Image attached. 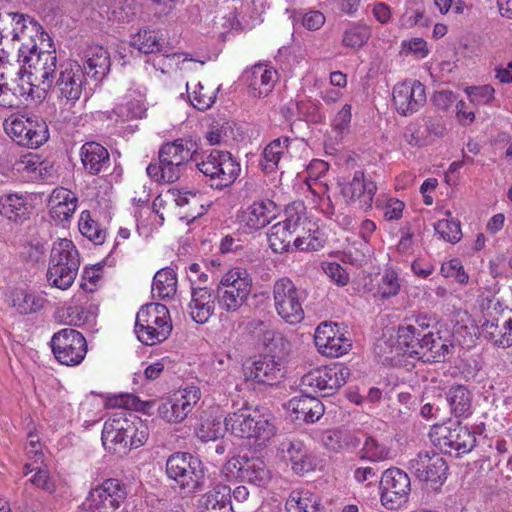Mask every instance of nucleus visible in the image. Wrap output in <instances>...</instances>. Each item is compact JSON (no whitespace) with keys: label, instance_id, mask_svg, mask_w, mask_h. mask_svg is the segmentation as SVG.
Instances as JSON below:
<instances>
[{"label":"nucleus","instance_id":"nucleus-41","mask_svg":"<svg viewBox=\"0 0 512 512\" xmlns=\"http://www.w3.org/2000/svg\"><path fill=\"white\" fill-rule=\"evenodd\" d=\"M275 74V71L261 66L255 67L253 70V82L251 83L253 95L257 97L267 96L272 90Z\"/></svg>","mask_w":512,"mask_h":512},{"label":"nucleus","instance_id":"nucleus-10","mask_svg":"<svg viewBox=\"0 0 512 512\" xmlns=\"http://www.w3.org/2000/svg\"><path fill=\"white\" fill-rule=\"evenodd\" d=\"M51 348L55 358L61 364L75 366L83 361L87 353V342L79 331L64 328L53 335Z\"/></svg>","mask_w":512,"mask_h":512},{"label":"nucleus","instance_id":"nucleus-1","mask_svg":"<svg viewBox=\"0 0 512 512\" xmlns=\"http://www.w3.org/2000/svg\"><path fill=\"white\" fill-rule=\"evenodd\" d=\"M198 145L192 138H178L163 143L158 151L159 161L167 168V176L179 180L190 161H195L197 169L208 178L207 183L215 189L228 187L237 179L239 163L231 153L212 149L206 159L198 162Z\"/></svg>","mask_w":512,"mask_h":512},{"label":"nucleus","instance_id":"nucleus-51","mask_svg":"<svg viewBox=\"0 0 512 512\" xmlns=\"http://www.w3.org/2000/svg\"><path fill=\"white\" fill-rule=\"evenodd\" d=\"M339 331L340 327L337 323L323 322L318 325L314 335V342L318 350L327 349L326 345L331 344L329 341L334 338Z\"/></svg>","mask_w":512,"mask_h":512},{"label":"nucleus","instance_id":"nucleus-25","mask_svg":"<svg viewBox=\"0 0 512 512\" xmlns=\"http://www.w3.org/2000/svg\"><path fill=\"white\" fill-rule=\"evenodd\" d=\"M427 337L424 329H418L413 325L399 326L397 331V342L400 348L409 357L421 360V353L424 350L422 339Z\"/></svg>","mask_w":512,"mask_h":512},{"label":"nucleus","instance_id":"nucleus-56","mask_svg":"<svg viewBox=\"0 0 512 512\" xmlns=\"http://www.w3.org/2000/svg\"><path fill=\"white\" fill-rule=\"evenodd\" d=\"M189 308L191 310L190 315L192 319L198 324H204L212 316L215 303H206V305H194L190 303Z\"/></svg>","mask_w":512,"mask_h":512},{"label":"nucleus","instance_id":"nucleus-46","mask_svg":"<svg viewBox=\"0 0 512 512\" xmlns=\"http://www.w3.org/2000/svg\"><path fill=\"white\" fill-rule=\"evenodd\" d=\"M79 230L83 236L97 245L102 244L105 240V231L100 228L96 221L91 219L90 212L87 210L81 213Z\"/></svg>","mask_w":512,"mask_h":512},{"label":"nucleus","instance_id":"nucleus-59","mask_svg":"<svg viewBox=\"0 0 512 512\" xmlns=\"http://www.w3.org/2000/svg\"><path fill=\"white\" fill-rule=\"evenodd\" d=\"M400 285L397 282V276L394 272L387 273L383 276L382 285L380 287L381 297L387 299L398 293Z\"/></svg>","mask_w":512,"mask_h":512},{"label":"nucleus","instance_id":"nucleus-17","mask_svg":"<svg viewBox=\"0 0 512 512\" xmlns=\"http://www.w3.org/2000/svg\"><path fill=\"white\" fill-rule=\"evenodd\" d=\"M338 184L341 187V194L351 202H358L360 209L366 211L372 208L377 186L372 180L366 179L362 170L355 171L351 181L339 180Z\"/></svg>","mask_w":512,"mask_h":512},{"label":"nucleus","instance_id":"nucleus-22","mask_svg":"<svg viewBox=\"0 0 512 512\" xmlns=\"http://www.w3.org/2000/svg\"><path fill=\"white\" fill-rule=\"evenodd\" d=\"M422 341L425 344L423 352H420L423 362H445L454 354L455 345L450 340L442 339L439 333L427 332V337Z\"/></svg>","mask_w":512,"mask_h":512},{"label":"nucleus","instance_id":"nucleus-4","mask_svg":"<svg viewBox=\"0 0 512 512\" xmlns=\"http://www.w3.org/2000/svg\"><path fill=\"white\" fill-rule=\"evenodd\" d=\"M224 425L235 437L253 440L257 446H265L276 434L271 414H262L258 409L247 406L228 413Z\"/></svg>","mask_w":512,"mask_h":512},{"label":"nucleus","instance_id":"nucleus-24","mask_svg":"<svg viewBox=\"0 0 512 512\" xmlns=\"http://www.w3.org/2000/svg\"><path fill=\"white\" fill-rule=\"evenodd\" d=\"M199 512H234L231 502V488L219 484L198 501Z\"/></svg>","mask_w":512,"mask_h":512},{"label":"nucleus","instance_id":"nucleus-47","mask_svg":"<svg viewBox=\"0 0 512 512\" xmlns=\"http://www.w3.org/2000/svg\"><path fill=\"white\" fill-rule=\"evenodd\" d=\"M176 204L180 207L189 206L190 210L186 217L195 219L204 213V206L201 204V194L198 192L185 191L179 192L175 199Z\"/></svg>","mask_w":512,"mask_h":512},{"label":"nucleus","instance_id":"nucleus-57","mask_svg":"<svg viewBox=\"0 0 512 512\" xmlns=\"http://www.w3.org/2000/svg\"><path fill=\"white\" fill-rule=\"evenodd\" d=\"M199 90L194 91L193 93V100L191 103L195 108H197L200 111H204L211 107V105L215 101V94L214 93H206L204 92V87L199 83L198 84Z\"/></svg>","mask_w":512,"mask_h":512},{"label":"nucleus","instance_id":"nucleus-14","mask_svg":"<svg viewBox=\"0 0 512 512\" xmlns=\"http://www.w3.org/2000/svg\"><path fill=\"white\" fill-rule=\"evenodd\" d=\"M274 304L278 315L290 324L299 323L304 311L295 284L287 277L278 279L273 286Z\"/></svg>","mask_w":512,"mask_h":512},{"label":"nucleus","instance_id":"nucleus-8","mask_svg":"<svg viewBox=\"0 0 512 512\" xmlns=\"http://www.w3.org/2000/svg\"><path fill=\"white\" fill-rule=\"evenodd\" d=\"M126 497L125 485L118 479L109 478L90 490L82 507L90 512H114Z\"/></svg>","mask_w":512,"mask_h":512},{"label":"nucleus","instance_id":"nucleus-30","mask_svg":"<svg viewBox=\"0 0 512 512\" xmlns=\"http://www.w3.org/2000/svg\"><path fill=\"white\" fill-rule=\"evenodd\" d=\"M49 264H55L56 266L70 264L71 266L79 267V253L73 242L66 238L58 239L54 242L50 253Z\"/></svg>","mask_w":512,"mask_h":512},{"label":"nucleus","instance_id":"nucleus-64","mask_svg":"<svg viewBox=\"0 0 512 512\" xmlns=\"http://www.w3.org/2000/svg\"><path fill=\"white\" fill-rule=\"evenodd\" d=\"M302 23L309 30H318L325 23V16L320 11H310L303 16Z\"/></svg>","mask_w":512,"mask_h":512},{"label":"nucleus","instance_id":"nucleus-9","mask_svg":"<svg viewBox=\"0 0 512 512\" xmlns=\"http://www.w3.org/2000/svg\"><path fill=\"white\" fill-rule=\"evenodd\" d=\"M380 500L389 510H395L407 503L411 491L408 474L397 467L386 469L379 481Z\"/></svg>","mask_w":512,"mask_h":512},{"label":"nucleus","instance_id":"nucleus-18","mask_svg":"<svg viewBox=\"0 0 512 512\" xmlns=\"http://www.w3.org/2000/svg\"><path fill=\"white\" fill-rule=\"evenodd\" d=\"M439 445L445 453H451V449L458 455L469 453L476 446V436L467 426L460 422L452 423L441 428Z\"/></svg>","mask_w":512,"mask_h":512},{"label":"nucleus","instance_id":"nucleus-32","mask_svg":"<svg viewBox=\"0 0 512 512\" xmlns=\"http://www.w3.org/2000/svg\"><path fill=\"white\" fill-rule=\"evenodd\" d=\"M287 512H323L318 496L310 492L293 491L286 501Z\"/></svg>","mask_w":512,"mask_h":512},{"label":"nucleus","instance_id":"nucleus-27","mask_svg":"<svg viewBox=\"0 0 512 512\" xmlns=\"http://www.w3.org/2000/svg\"><path fill=\"white\" fill-rule=\"evenodd\" d=\"M481 333L485 339L499 348L512 346V319L506 320L502 326L498 318L485 319L481 324Z\"/></svg>","mask_w":512,"mask_h":512},{"label":"nucleus","instance_id":"nucleus-26","mask_svg":"<svg viewBox=\"0 0 512 512\" xmlns=\"http://www.w3.org/2000/svg\"><path fill=\"white\" fill-rule=\"evenodd\" d=\"M77 197L68 189H55L50 198L51 217L60 222L68 221L76 210Z\"/></svg>","mask_w":512,"mask_h":512},{"label":"nucleus","instance_id":"nucleus-54","mask_svg":"<svg viewBox=\"0 0 512 512\" xmlns=\"http://www.w3.org/2000/svg\"><path fill=\"white\" fill-rule=\"evenodd\" d=\"M440 272L444 277H455L461 284L467 283L469 279L459 259H452L448 263H443Z\"/></svg>","mask_w":512,"mask_h":512},{"label":"nucleus","instance_id":"nucleus-33","mask_svg":"<svg viewBox=\"0 0 512 512\" xmlns=\"http://www.w3.org/2000/svg\"><path fill=\"white\" fill-rule=\"evenodd\" d=\"M275 216V204L268 200L254 202L248 209L247 225L255 230L268 225Z\"/></svg>","mask_w":512,"mask_h":512},{"label":"nucleus","instance_id":"nucleus-52","mask_svg":"<svg viewBox=\"0 0 512 512\" xmlns=\"http://www.w3.org/2000/svg\"><path fill=\"white\" fill-rule=\"evenodd\" d=\"M329 342H331V344L326 345L327 349L320 350L322 354L329 357H339L346 354L352 347L351 339L346 337L341 330Z\"/></svg>","mask_w":512,"mask_h":512},{"label":"nucleus","instance_id":"nucleus-5","mask_svg":"<svg viewBox=\"0 0 512 512\" xmlns=\"http://www.w3.org/2000/svg\"><path fill=\"white\" fill-rule=\"evenodd\" d=\"M18 62L21 64L20 78L24 77L22 73L27 74L30 86L35 85L33 81L38 82L43 91H47L53 86L57 71L55 50H38L35 41L29 37V41L23 43L18 49Z\"/></svg>","mask_w":512,"mask_h":512},{"label":"nucleus","instance_id":"nucleus-6","mask_svg":"<svg viewBox=\"0 0 512 512\" xmlns=\"http://www.w3.org/2000/svg\"><path fill=\"white\" fill-rule=\"evenodd\" d=\"M166 473L188 492L202 490L207 480L202 461L188 452H176L166 461Z\"/></svg>","mask_w":512,"mask_h":512},{"label":"nucleus","instance_id":"nucleus-45","mask_svg":"<svg viewBox=\"0 0 512 512\" xmlns=\"http://www.w3.org/2000/svg\"><path fill=\"white\" fill-rule=\"evenodd\" d=\"M371 37V29L366 25H353L345 30L342 38V44L345 47L359 49L367 43Z\"/></svg>","mask_w":512,"mask_h":512},{"label":"nucleus","instance_id":"nucleus-12","mask_svg":"<svg viewBox=\"0 0 512 512\" xmlns=\"http://www.w3.org/2000/svg\"><path fill=\"white\" fill-rule=\"evenodd\" d=\"M224 471L227 475L258 487L266 486L271 479V472L266 462L260 457L247 455L232 457L225 463Z\"/></svg>","mask_w":512,"mask_h":512},{"label":"nucleus","instance_id":"nucleus-13","mask_svg":"<svg viewBox=\"0 0 512 512\" xmlns=\"http://www.w3.org/2000/svg\"><path fill=\"white\" fill-rule=\"evenodd\" d=\"M5 130L17 144L28 148H38L49 138L48 125L38 116L15 118Z\"/></svg>","mask_w":512,"mask_h":512},{"label":"nucleus","instance_id":"nucleus-11","mask_svg":"<svg viewBox=\"0 0 512 512\" xmlns=\"http://www.w3.org/2000/svg\"><path fill=\"white\" fill-rule=\"evenodd\" d=\"M408 469L420 481L430 483L434 490L444 484L448 475L446 460L435 451H420L408 462Z\"/></svg>","mask_w":512,"mask_h":512},{"label":"nucleus","instance_id":"nucleus-19","mask_svg":"<svg viewBox=\"0 0 512 512\" xmlns=\"http://www.w3.org/2000/svg\"><path fill=\"white\" fill-rule=\"evenodd\" d=\"M86 76L82 66L77 62H69L65 66L60 65V72L55 86L62 97L75 102L82 93V87Z\"/></svg>","mask_w":512,"mask_h":512},{"label":"nucleus","instance_id":"nucleus-61","mask_svg":"<svg viewBox=\"0 0 512 512\" xmlns=\"http://www.w3.org/2000/svg\"><path fill=\"white\" fill-rule=\"evenodd\" d=\"M456 96L450 90H441L434 93L432 97L433 104L442 111H447L455 102Z\"/></svg>","mask_w":512,"mask_h":512},{"label":"nucleus","instance_id":"nucleus-21","mask_svg":"<svg viewBox=\"0 0 512 512\" xmlns=\"http://www.w3.org/2000/svg\"><path fill=\"white\" fill-rule=\"evenodd\" d=\"M85 58L82 69L86 77L96 82L106 77L111 67L110 54L107 49L99 45L91 46L85 51Z\"/></svg>","mask_w":512,"mask_h":512},{"label":"nucleus","instance_id":"nucleus-37","mask_svg":"<svg viewBox=\"0 0 512 512\" xmlns=\"http://www.w3.org/2000/svg\"><path fill=\"white\" fill-rule=\"evenodd\" d=\"M130 45L144 54L161 52L162 47L157 32L148 27L141 28L136 34L132 35Z\"/></svg>","mask_w":512,"mask_h":512},{"label":"nucleus","instance_id":"nucleus-35","mask_svg":"<svg viewBox=\"0 0 512 512\" xmlns=\"http://www.w3.org/2000/svg\"><path fill=\"white\" fill-rule=\"evenodd\" d=\"M79 267L69 265L56 266L49 264L47 270V279L52 286L61 290L68 289L74 282Z\"/></svg>","mask_w":512,"mask_h":512},{"label":"nucleus","instance_id":"nucleus-36","mask_svg":"<svg viewBox=\"0 0 512 512\" xmlns=\"http://www.w3.org/2000/svg\"><path fill=\"white\" fill-rule=\"evenodd\" d=\"M46 299L30 294L22 289L12 292V305L22 315L36 313L41 310Z\"/></svg>","mask_w":512,"mask_h":512},{"label":"nucleus","instance_id":"nucleus-3","mask_svg":"<svg viewBox=\"0 0 512 512\" xmlns=\"http://www.w3.org/2000/svg\"><path fill=\"white\" fill-rule=\"evenodd\" d=\"M148 427L132 412L116 413L104 423L102 443L104 448L118 456L142 446L148 439Z\"/></svg>","mask_w":512,"mask_h":512},{"label":"nucleus","instance_id":"nucleus-16","mask_svg":"<svg viewBox=\"0 0 512 512\" xmlns=\"http://www.w3.org/2000/svg\"><path fill=\"white\" fill-rule=\"evenodd\" d=\"M392 97L399 114L412 115L426 103L425 86L418 80L398 83L393 88Z\"/></svg>","mask_w":512,"mask_h":512},{"label":"nucleus","instance_id":"nucleus-60","mask_svg":"<svg viewBox=\"0 0 512 512\" xmlns=\"http://www.w3.org/2000/svg\"><path fill=\"white\" fill-rule=\"evenodd\" d=\"M151 179L158 183H174L173 177L167 176V168L159 161L158 164L150 163L146 169Z\"/></svg>","mask_w":512,"mask_h":512},{"label":"nucleus","instance_id":"nucleus-29","mask_svg":"<svg viewBox=\"0 0 512 512\" xmlns=\"http://www.w3.org/2000/svg\"><path fill=\"white\" fill-rule=\"evenodd\" d=\"M446 400L455 417H468L471 414L472 394L464 385L451 386L446 392Z\"/></svg>","mask_w":512,"mask_h":512},{"label":"nucleus","instance_id":"nucleus-62","mask_svg":"<svg viewBox=\"0 0 512 512\" xmlns=\"http://www.w3.org/2000/svg\"><path fill=\"white\" fill-rule=\"evenodd\" d=\"M192 299L190 303L194 305H206V303H215L212 299L215 296V290H210L207 287H192Z\"/></svg>","mask_w":512,"mask_h":512},{"label":"nucleus","instance_id":"nucleus-23","mask_svg":"<svg viewBox=\"0 0 512 512\" xmlns=\"http://www.w3.org/2000/svg\"><path fill=\"white\" fill-rule=\"evenodd\" d=\"M81 161L84 168L92 175H98L110 169V155L108 150L96 142H86L82 146Z\"/></svg>","mask_w":512,"mask_h":512},{"label":"nucleus","instance_id":"nucleus-53","mask_svg":"<svg viewBox=\"0 0 512 512\" xmlns=\"http://www.w3.org/2000/svg\"><path fill=\"white\" fill-rule=\"evenodd\" d=\"M174 395L177 396L180 404H183V410L188 415L193 406L199 401L201 392L199 388L191 386L176 392Z\"/></svg>","mask_w":512,"mask_h":512},{"label":"nucleus","instance_id":"nucleus-55","mask_svg":"<svg viewBox=\"0 0 512 512\" xmlns=\"http://www.w3.org/2000/svg\"><path fill=\"white\" fill-rule=\"evenodd\" d=\"M472 102L488 104L494 98V88L490 85L473 86L466 89Z\"/></svg>","mask_w":512,"mask_h":512},{"label":"nucleus","instance_id":"nucleus-38","mask_svg":"<svg viewBox=\"0 0 512 512\" xmlns=\"http://www.w3.org/2000/svg\"><path fill=\"white\" fill-rule=\"evenodd\" d=\"M171 331V323H162L161 327L149 326V324L137 326V324H135V332L139 341L149 346L166 340L169 337Z\"/></svg>","mask_w":512,"mask_h":512},{"label":"nucleus","instance_id":"nucleus-28","mask_svg":"<svg viewBox=\"0 0 512 512\" xmlns=\"http://www.w3.org/2000/svg\"><path fill=\"white\" fill-rule=\"evenodd\" d=\"M297 222L292 219H286L274 224L268 234V241L271 249L275 253H283L289 250L293 240V233L297 229Z\"/></svg>","mask_w":512,"mask_h":512},{"label":"nucleus","instance_id":"nucleus-48","mask_svg":"<svg viewBox=\"0 0 512 512\" xmlns=\"http://www.w3.org/2000/svg\"><path fill=\"white\" fill-rule=\"evenodd\" d=\"M434 229L445 241L453 244L459 242L462 236L460 222L456 219L439 220L434 224Z\"/></svg>","mask_w":512,"mask_h":512},{"label":"nucleus","instance_id":"nucleus-39","mask_svg":"<svg viewBox=\"0 0 512 512\" xmlns=\"http://www.w3.org/2000/svg\"><path fill=\"white\" fill-rule=\"evenodd\" d=\"M137 8L134 0H112L108 6V18L119 23H128L135 18Z\"/></svg>","mask_w":512,"mask_h":512},{"label":"nucleus","instance_id":"nucleus-50","mask_svg":"<svg viewBox=\"0 0 512 512\" xmlns=\"http://www.w3.org/2000/svg\"><path fill=\"white\" fill-rule=\"evenodd\" d=\"M0 22L7 24L11 27L12 40H23L26 35V18L23 14L8 13L3 18L0 17Z\"/></svg>","mask_w":512,"mask_h":512},{"label":"nucleus","instance_id":"nucleus-2","mask_svg":"<svg viewBox=\"0 0 512 512\" xmlns=\"http://www.w3.org/2000/svg\"><path fill=\"white\" fill-rule=\"evenodd\" d=\"M349 375V369L340 365L311 370L301 378L302 394L290 399L287 409L295 415L296 420L307 423L317 421L325 409L323 403L313 396L312 392L318 390L322 396H330L346 383Z\"/></svg>","mask_w":512,"mask_h":512},{"label":"nucleus","instance_id":"nucleus-49","mask_svg":"<svg viewBox=\"0 0 512 512\" xmlns=\"http://www.w3.org/2000/svg\"><path fill=\"white\" fill-rule=\"evenodd\" d=\"M362 451H363V454L361 455L360 458L362 460L367 459L372 462L385 460L388 458V455L390 453V451L387 447L379 444L371 436L366 437Z\"/></svg>","mask_w":512,"mask_h":512},{"label":"nucleus","instance_id":"nucleus-44","mask_svg":"<svg viewBox=\"0 0 512 512\" xmlns=\"http://www.w3.org/2000/svg\"><path fill=\"white\" fill-rule=\"evenodd\" d=\"M26 209L24 201L17 195L9 194L0 197V214L9 220H21Z\"/></svg>","mask_w":512,"mask_h":512},{"label":"nucleus","instance_id":"nucleus-58","mask_svg":"<svg viewBox=\"0 0 512 512\" xmlns=\"http://www.w3.org/2000/svg\"><path fill=\"white\" fill-rule=\"evenodd\" d=\"M324 272L328 277L334 280L339 285H346L349 281V275L338 263H327L323 267Z\"/></svg>","mask_w":512,"mask_h":512},{"label":"nucleus","instance_id":"nucleus-40","mask_svg":"<svg viewBox=\"0 0 512 512\" xmlns=\"http://www.w3.org/2000/svg\"><path fill=\"white\" fill-rule=\"evenodd\" d=\"M157 412L160 418L169 423H179L187 417V413L183 410V404H180L175 395L161 401L157 406Z\"/></svg>","mask_w":512,"mask_h":512},{"label":"nucleus","instance_id":"nucleus-20","mask_svg":"<svg viewBox=\"0 0 512 512\" xmlns=\"http://www.w3.org/2000/svg\"><path fill=\"white\" fill-rule=\"evenodd\" d=\"M277 450L280 458L289 462L296 474L303 475L313 469V460L301 441L284 439Z\"/></svg>","mask_w":512,"mask_h":512},{"label":"nucleus","instance_id":"nucleus-7","mask_svg":"<svg viewBox=\"0 0 512 512\" xmlns=\"http://www.w3.org/2000/svg\"><path fill=\"white\" fill-rule=\"evenodd\" d=\"M252 280L245 269L234 268L222 276L215 290V299L227 312H236L251 293Z\"/></svg>","mask_w":512,"mask_h":512},{"label":"nucleus","instance_id":"nucleus-15","mask_svg":"<svg viewBox=\"0 0 512 512\" xmlns=\"http://www.w3.org/2000/svg\"><path fill=\"white\" fill-rule=\"evenodd\" d=\"M246 380L255 381L258 384L274 385L285 375V366L281 358L274 356L260 357L254 361H247L243 365Z\"/></svg>","mask_w":512,"mask_h":512},{"label":"nucleus","instance_id":"nucleus-42","mask_svg":"<svg viewBox=\"0 0 512 512\" xmlns=\"http://www.w3.org/2000/svg\"><path fill=\"white\" fill-rule=\"evenodd\" d=\"M32 88L26 90L24 86L14 83H0V106L4 108H18L21 104V96L30 95Z\"/></svg>","mask_w":512,"mask_h":512},{"label":"nucleus","instance_id":"nucleus-31","mask_svg":"<svg viewBox=\"0 0 512 512\" xmlns=\"http://www.w3.org/2000/svg\"><path fill=\"white\" fill-rule=\"evenodd\" d=\"M162 323H171L167 307L160 303L143 305L136 315L137 326L149 324V326L161 327Z\"/></svg>","mask_w":512,"mask_h":512},{"label":"nucleus","instance_id":"nucleus-43","mask_svg":"<svg viewBox=\"0 0 512 512\" xmlns=\"http://www.w3.org/2000/svg\"><path fill=\"white\" fill-rule=\"evenodd\" d=\"M288 141V138H285V146H282L280 139H275L265 147L263 159L260 162L263 171L272 173L277 168L284 149L288 147Z\"/></svg>","mask_w":512,"mask_h":512},{"label":"nucleus","instance_id":"nucleus-63","mask_svg":"<svg viewBox=\"0 0 512 512\" xmlns=\"http://www.w3.org/2000/svg\"><path fill=\"white\" fill-rule=\"evenodd\" d=\"M351 117V105L345 104L333 119L332 126L337 131H343L348 127Z\"/></svg>","mask_w":512,"mask_h":512},{"label":"nucleus","instance_id":"nucleus-34","mask_svg":"<svg viewBox=\"0 0 512 512\" xmlns=\"http://www.w3.org/2000/svg\"><path fill=\"white\" fill-rule=\"evenodd\" d=\"M152 291H156L161 299L171 298L177 291L175 271L170 267L160 269L153 278Z\"/></svg>","mask_w":512,"mask_h":512}]
</instances>
